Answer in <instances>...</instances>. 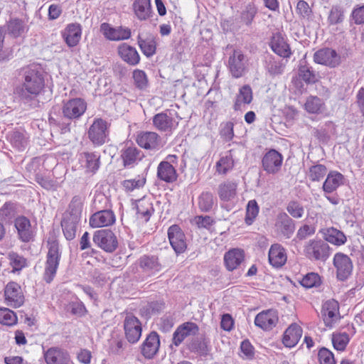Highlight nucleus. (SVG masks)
Here are the masks:
<instances>
[{
  "instance_id": "nucleus-26",
  "label": "nucleus",
  "mask_w": 364,
  "mask_h": 364,
  "mask_svg": "<svg viewBox=\"0 0 364 364\" xmlns=\"http://www.w3.org/2000/svg\"><path fill=\"white\" fill-rule=\"evenodd\" d=\"M237 183L233 181H225L218 187V195L221 201L229 202L237 196Z\"/></svg>"
},
{
  "instance_id": "nucleus-34",
  "label": "nucleus",
  "mask_w": 364,
  "mask_h": 364,
  "mask_svg": "<svg viewBox=\"0 0 364 364\" xmlns=\"http://www.w3.org/2000/svg\"><path fill=\"white\" fill-rule=\"evenodd\" d=\"M157 176L159 179L171 183L177 179V173L175 167L169 162L161 161L157 168Z\"/></svg>"
},
{
  "instance_id": "nucleus-43",
  "label": "nucleus",
  "mask_w": 364,
  "mask_h": 364,
  "mask_svg": "<svg viewBox=\"0 0 364 364\" xmlns=\"http://www.w3.org/2000/svg\"><path fill=\"white\" fill-rule=\"evenodd\" d=\"M105 252L107 254L106 257H103L105 262L111 265L113 267H120L125 264L126 259L122 257V253H123L124 257H129V255H126L124 254L126 252Z\"/></svg>"
},
{
  "instance_id": "nucleus-57",
  "label": "nucleus",
  "mask_w": 364,
  "mask_h": 364,
  "mask_svg": "<svg viewBox=\"0 0 364 364\" xmlns=\"http://www.w3.org/2000/svg\"><path fill=\"white\" fill-rule=\"evenodd\" d=\"M259 213V206L255 200H250L247 205L245 223L247 225H251Z\"/></svg>"
},
{
  "instance_id": "nucleus-56",
  "label": "nucleus",
  "mask_w": 364,
  "mask_h": 364,
  "mask_svg": "<svg viewBox=\"0 0 364 364\" xmlns=\"http://www.w3.org/2000/svg\"><path fill=\"white\" fill-rule=\"evenodd\" d=\"M265 68L272 75H279L284 70L283 64L276 60L273 56L267 58Z\"/></svg>"
},
{
  "instance_id": "nucleus-27",
  "label": "nucleus",
  "mask_w": 364,
  "mask_h": 364,
  "mask_svg": "<svg viewBox=\"0 0 364 364\" xmlns=\"http://www.w3.org/2000/svg\"><path fill=\"white\" fill-rule=\"evenodd\" d=\"M275 226L284 236L290 237L295 230L294 221L286 213L278 214Z\"/></svg>"
},
{
  "instance_id": "nucleus-53",
  "label": "nucleus",
  "mask_w": 364,
  "mask_h": 364,
  "mask_svg": "<svg viewBox=\"0 0 364 364\" xmlns=\"http://www.w3.org/2000/svg\"><path fill=\"white\" fill-rule=\"evenodd\" d=\"M257 13V9L255 5L253 3L248 4L241 13V21L247 26L251 25Z\"/></svg>"
},
{
  "instance_id": "nucleus-24",
  "label": "nucleus",
  "mask_w": 364,
  "mask_h": 364,
  "mask_svg": "<svg viewBox=\"0 0 364 364\" xmlns=\"http://www.w3.org/2000/svg\"><path fill=\"white\" fill-rule=\"evenodd\" d=\"M117 53L122 60L129 65L134 66L140 62V55L136 49L126 43L118 46Z\"/></svg>"
},
{
  "instance_id": "nucleus-4",
  "label": "nucleus",
  "mask_w": 364,
  "mask_h": 364,
  "mask_svg": "<svg viewBox=\"0 0 364 364\" xmlns=\"http://www.w3.org/2000/svg\"><path fill=\"white\" fill-rule=\"evenodd\" d=\"M87 109V102L84 99L75 97L63 101L62 113L64 117L75 120L80 118Z\"/></svg>"
},
{
  "instance_id": "nucleus-3",
  "label": "nucleus",
  "mask_w": 364,
  "mask_h": 364,
  "mask_svg": "<svg viewBox=\"0 0 364 364\" xmlns=\"http://www.w3.org/2000/svg\"><path fill=\"white\" fill-rule=\"evenodd\" d=\"M4 304L16 309L23 305L25 296L21 285L14 281L9 282L4 289Z\"/></svg>"
},
{
  "instance_id": "nucleus-19",
  "label": "nucleus",
  "mask_w": 364,
  "mask_h": 364,
  "mask_svg": "<svg viewBox=\"0 0 364 364\" xmlns=\"http://www.w3.org/2000/svg\"><path fill=\"white\" fill-rule=\"evenodd\" d=\"M79 160L86 173L93 175L100 168V155L96 152H82Z\"/></svg>"
},
{
  "instance_id": "nucleus-11",
  "label": "nucleus",
  "mask_w": 364,
  "mask_h": 364,
  "mask_svg": "<svg viewBox=\"0 0 364 364\" xmlns=\"http://www.w3.org/2000/svg\"><path fill=\"white\" fill-rule=\"evenodd\" d=\"M124 329L126 338L130 343H136L141 336V323L133 315L126 316L124 321Z\"/></svg>"
},
{
  "instance_id": "nucleus-17",
  "label": "nucleus",
  "mask_w": 364,
  "mask_h": 364,
  "mask_svg": "<svg viewBox=\"0 0 364 364\" xmlns=\"http://www.w3.org/2000/svg\"><path fill=\"white\" fill-rule=\"evenodd\" d=\"M199 327L193 322H185L177 327L173 334L172 343L179 346L184 339L189 336H195L198 333Z\"/></svg>"
},
{
  "instance_id": "nucleus-55",
  "label": "nucleus",
  "mask_w": 364,
  "mask_h": 364,
  "mask_svg": "<svg viewBox=\"0 0 364 364\" xmlns=\"http://www.w3.org/2000/svg\"><path fill=\"white\" fill-rule=\"evenodd\" d=\"M299 283L302 287L310 289L318 286L321 283V278L317 273L310 272L304 275Z\"/></svg>"
},
{
  "instance_id": "nucleus-42",
  "label": "nucleus",
  "mask_w": 364,
  "mask_h": 364,
  "mask_svg": "<svg viewBox=\"0 0 364 364\" xmlns=\"http://www.w3.org/2000/svg\"><path fill=\"white\" fill-rule=\"evenodd\" d=\"M299 76L306 84H314L317 81L315 71L306 62H304V64L301 62L300 63Z\"/></svg>"
},
{
  "instance_id": "nucleus-37",
  "label": "nucleus",
  "mask_w": 364,
  "mask_h": 364,
  "mask_svg": "<svg viewBox=\"0 0 364 364\" xmlns=\"http://www.w3.org/2000/svg\"><path fill=\"white\" fill-rule=\"evenodd\" d=\"M343 176L337 171H331L323 184V190L327 193L336 191L342 183Z\"/></svg>"
},
{
  "instance_id": "nucleus-2",
  "label": "nucleus",
  "mask_w": 364,
  "mask_h": 364,
  "mask_svg": "<svg viewBox=\"0 0 364 364\" xmlns=\"http://www.w3.org/2000/svg\"><path fill=\"white\" fill-rule=\"evenodd\" d=\"M82 211V201L79 196L73 197L67 210L63 213L61 227L64 236L68 240H73L76 236L77 225L80 221Z\"/></svg>"
},
{
  "instance_id": "nucleus-59",
  "label": "nucleus",
  "mask_w": 364,
  "mask_h": 364,
  "mask_svg": "<svg viewBox=\"0 0 364 364\" xmlns=\"http://www.w3.org/2000/svg\"><path fill=\"white\" fill-rule=\"evenodd\" d=\"M134 84L139 90H144L148 87V78L144 70L136 69L133 72Z\"/></svg>"
},
{
  "instance_id": "nucleus-64",
  "label": "nucleus",
  "mask_w": 364,
  "mask_h": 364,
  "mask_svg": "<svg viewBox=\"0 0 364 364\" xmlns=\"http://www.w3.org/2000/svg\"><path fill=\"white\" fill-rule=\"evenodd\" d=\"M287 210L293 218H301L304 213L303 205L295 200L290 201L288 203Z\"/></svg>"
},
{
  "instance_id": "nucleus-32",
  "label": "nucleus",
  "mask_w": 364,
  "mask_h": 364,
  "mask_svg": "<svg viewBox=\"0 0 364 364\" xmlns=\"http://www.w3.org/2000/svg\"><path fill=\"white\" fill-rule=\"evenodd\" d=\"M82 28L79 23H70L63 31V36L69 47H74L79 43Z\"/></svg>"
},
{
  "instance_id": "nucleus-40",
  "label": "nucleus",
  "mask_w": 364,
  "mask_h": 364,
  "mask_svg": "<svg viewBox=\"0 0 364 364\" xmlns=\"http://www.w3.org/2000/svg\"><path fill=\"white\" fill-rule=\"evenodd\" d=\"M208 343L205 338H195L189 343L188 349L201 356H206L210 350Z\"/></svg>"
},
{
  "instance_id": "nucleus-20",
  "label": "nucleus",
  "mask_w": 364,
  "mask_h": 364,
  "mask_svg": "<svg viewBox=\"0 0 364 364\" xmlns=\"http://www.w3.org/2000/svg\"><path fill=\"white\" fill-rule=\"evenodd\" d=\"M115 222V215L111 210H97L90 218V225L92 228H102L112 225Z\"/></svg>"
},
{
  "instance_id": "nucleus-13",
  "label": "nucleus",
  "mask_w": 364,
  "mask_h": 364,
  "mask_svg": "<svg viewBox=\"0 0 364 364\" xmlns=\"http://www.w3.org/2000/svg\"><path fill=\"white\" fill-rule=\"evenodd\" d=\"M333 264L336 268L337 278L338 280L346 281L351 274L353 263L348 256L341 252H338L334 256Z\"/></svg>"
},
{
  "instance_id": "nucleus-7",
  "label": "nucleus",
  "mask_w": 364,
  "mask_h": 364,
  "mask_svg": "<svg viewBox=\"0 0 364 364\" xmlns=\"http://www.w3.org/2000/svg\"><path fill=\"white\" fill-rule=\"evenodd\" d=\"M247 68V59L241 50H235L228 59V68L232 77L239 78L244 75Z\"/></svg>"
},
{
  "instance_id": "nucleus-21",
  "label": "nucleus",
  "mask_w": 364,
  "mask_h": 364,
  "mask_svg": "<svg viewBox=\"0 0 364 364\" xmlns=\"http://www.w3.org/2000/svg\"><path fill=\"white\" fill-rule=\"evenodd\" d=\"M303 333L302 328L296 323L290 324L282 336V343L287 348H291L296 346Z\"/></svg>"
},
{
  "instance_id": "nucleus-46",
  "label": "nucleus",
  "mask_w": 364,
  "mask_h": 364,
  "mask_svg": "<svg viewBox=\"0 0 364 364\" xmlns=\"http://www.w3.org/2000/svg\"><path fill=\"white\" fill-rule=\"evenodd\" d=\"M215 204L213 193L208 191L203 192L198 198V205L202 212H210Z\"/></svg>"
},
{
  "instance_id": "nucleus-30",
  "label": "nucleus",
  "mask_w": 364,
  "mask_h": 364,
  "mask_svg": "<svg viewBox=\"0 0 364 364\" xmlns=\"http://www.w3.org/2000/svg\"><path fill=\"white\" fill-rule=\"evenodd\" d=\"M144 155L143 152L135 146H129L122 151L121 157L124 167H133L138 164Z\"/></svg>"
},
{
  "instance_id": "nucleus-62",
  "label": "nucleus",
  "mask_w": 364,
  "mask_h": 364,
  "mask_svg": "<svg viewBox=\"0 0 364 364\" xmlns=\"http://www.w3.org/2000/svg\"><path fill=\"white\" fill-rule=\"evenodd\" d=\"M146 183V178L138 176L136 178L125 180L122 183V186L127 191H132L134 189L143 187Z\"/></svg>"
},
{
  "instance_id": "nucleus-47",
  "label": "nucleus",
  "mask_w": 364,
  "mask_h": 364,
  "mask_svg": "<svg viewBox=\"0 0 364 364\" xmlns=\"http://www.w3.org/2000/svg\"><path fill=\"white\" fill-rule=\"evenodd\" d=\"M349 341L350 337L346 332L334 333L332 335V343L337 350L343 351Z\"/></svg>"
},
{
  "instance_id": "nucleus-10",
  "label": "nucleus",
  "mask_w": 364,
  "mask_h": 364,
  "mask_svg": "<svg viewBox=\"0 0 364 364\" xmlns=\"http://www.w3.org/2000/svg\"><path fill=\"white\" fill-rule=\"evenodd\" d=\"M282 162V155L275 149H270L262 157V166L267 173L275 174L280 171Z\"/></svg>"
},
{
  "instance_id": "nucleus-48",
  "label": "nucleus",
  "mask_w": 364,
  "mask_h": 364,
  "mask_svg": "<svg viewBox=\"0 0 364 364\" xmlns=\"http://www.w3.org/2000/svg\"><path fill=\"white\" fill-rule=\"evenodd\" d=\"M269 262L273 268L281 269L287 262L285 252H268Z\"/></svg>"
},
{
  "instance_id": "nucleus-61",
  "label": "nucleus",
  "mask_w": 364,
  "mask_h": 364,
  "mask_svg": "<svg viewBox=\"0 0 364 364\" xmlns=\"http://www.w3.org/2000/svg\"><path fill=\"white\" fill-rule=\"evenodd\" d=\"M318 359L320 364H336L333 353L325 347L318 350Z\"/></svg>"
},
{
  "instance_id": "nucleus-49",
  "label": "nucleus",
  "mask_w": 364,
  "mask_h": 364,
  "mask_svg": "<svg viewBox=\"0 0 364 364\" xmlns=\"http://www.w3.org/2000/svg\"><path fill=\"white\" fill-rule=\"evenodd\" d=\"M5 36L4 27L0 26V63L8 62L14 57L13 49L4 46Z\"/></svg>"
},
{
  "instance_id": "nucleus-28",
  "label": "nucleus",
  "mask_w": 364,
  "mask_h": 364,
  "mask_svg": "<svg viewBox=\"0 0 364 364\" xmlns=\"http://www.w3.org/2000/svg\"><path fill=\"white\" fill-rule=\"evenodd\" d=\"M139 264L142 272L150 277L161 269V265L159 262L158 257L154 255H144L139 259Z\"/></svg>"
},
{
  "instance_id": "nucleus-63",
  "label": "nucleus",
  "mask_w": 364,
  "mask_h": 364,
  "mask_svg": "<svg viewBox=\"0 0 364 364\" xmlns=\"http://www.w3.org/2000/svg\"><path fill=\"white\" fill-rule=\"evenodd\" d=\"M296 12L304 19L309 20L311 18L312 11L307 2L304 0H299L297 3Z\"/></svg>"
},
{
  "instance_id": "nucleus-39",
  "label": "nucleus",
  "mask_w": 364,
  "mask_h": 364,
  "mask_svg": "<svg viewBox=\"0 0 364 364\" xmlns=\"http://www.w3.org/2000/svg\"><path fill=\"white\" fill-rule=\"evenodd\" d=\"M138 45L144 55L149 58L156 53V43L154 38L151 36L143 38L141 35L137 36Z\"/></svg>"
},
{
  "instance_id": "nucleus-60",
  "label": "nucleus",
  "mask_w": 364,
  "mask_h": 364,
  "mask_svg": "<svg viewBox=\"0 0 364 364\" xmlns=\"http://www.w3.org/2000/svg\"><path fill=\"white\" fill-rule=\"evenodd\" d=\"M9 259L14 272L20 271L26 266V259L18 255L16 252H11L9 254Z\"/></svg>"
},
{
  "instance_id": "nucleus-31",
  "label": "nucleus",
  "mask_w": 364,
  "mask_h": 364,
  "mask_svg": "<svg viewBox=\"0 0 364 364\" xmlns=\"http://www.w3.org/2000/svg\"><path fill=\"white\" fill-rule=\"evenodd\" d=\"M15 227L20 239L23 242H29L33 236L30 220L25 216H19L15 219Z\"/></svg>"
},
{
  "instance_id": "nucleus-52",
  "label": "nucleus",
  "mask_w": 364,
  "mask_h": 364,
  "mask_svg": "<svg viewBox=\"0 0 364 364\" xmlns=\"http://www.w3.org/2000/svg\"><path fill=\"white\" fill-rule=\"evenodd\" d=\"M324 103L323 100L316 96H310L305 103V109L312 114L321 112Z\"/></svg>"
},
{
  "instance_id": "nucleus-25",
  "label": "nucleus",
  "mask_w": 364,
  "mask_h": 364,
  "mask_svg": "<svg viewBox=\"0 0 364 364\" xmlns=\"http://www.w3.org/2000/svg\"><path fill=\"white\" fill-rule=\"evenodd\" d=\"M132 6L135 16L139 21H146L154 14L151 0H134Z\"/></svg>"
},
{
  "instance_id": "nucleus-8",
  "label": "nucleus",
  "mask_w": 364,
  "mask_h": 364,
  "mask_svg": "<svg viewBox=\"0 0 364 364\" xmlns=\"http://www.w3.org/2000/svg\"><path fill=\"white\" fill-rule=\"evenodd\" d=\"M160 344L159 335L156 331H151L141 344L140 352L146 359H153L159 352Z\"/></svg>"
},
{
  "instance_id": "nucleus-41",
  "label": "nucleus",
  "mask_w": 364,
  "mask_h": 364,
  "mask_svg": "<svg viewBox=\"0 0 364 364\" xmlns=\"http://www.w3.org/2000/svg\"><path fill=\"white\" fill-rule=\"evenodd\" d=\"M324 238L326 242L338 246L346 242V237L343 232L333 228L326 230Z\"/></svg>"
},
{
  "instance_id": "nucleus-35",
  "label": "nucleus",
  "mask_w": 364,
  "mask_h": 364,
  "mask_svg": "<svg viewBox=\"0 0 364 364\" xmlns=\"http://www.w3.org/2000/svg\"><path fill=\"white\" fill-rule=\"evenodd\" d=\"M253 99L252 90L250 85H245L242 86L238 94L236 95V99L234 103V109L240 110L242 107L245 105L251 103Z\"/></svg>"
},
{
  "instance_id": "nucleus-22",
  "label": "nucleus",
  "mask_w": 364,
  "mask_h": 364,
  "mask_svg": "<svg viewBox=\"0 0 364 364\" xmlns=\"http://www.w3.org/2000/svg\"><path fill=\"white\" fill-rule=\"evenodd\" d=\"M168 237L173 250H185L187 248L186 236L177 225H173L168 229Z\"/></svg>"
},
{
  "instance_id": "nucleus-18",
  "label": "nucleus",
  "mask_w": 364,
  "mask_h": 364,
  "mask_svg": "<svg viewBox=\"0 0 364 364\" xmlns=\"http://www.w3.org/2000/svg\"><path fill=\"white\" fill-rule=\"evenodd\" d=\"M46 364H68L70 361L69 353L60 347H50L43 351Z\"/></svg>"
},
{
  "instance_id": "nucleus-36",
  "label": "nucleus",
  "mask_w": 364,
  "mask_h": 364,
  "mask_svg": "<svg viewBox=\"0 0 364 364\" xmlns=\"http://www.w3.org/2000/svg\"><path fill=\"white\" fill-rule=\"evenodd\" d=\"M136 213L141 218H144L146 222L149 221L152 214L154 213L153 203L151 198H142L137 200Z\"/></svg>"
},
{
  "instance_id": "nucleus-16",
  "label": "nucleus",
  "mask_w": 364,
  "mask_h": 364,
  "mask_svg": "<svg viewBox=\"0 0 364 364\" xmlns=\"http://www.w3.org/2000/svg\"><path fill=\"white\" fill-rule=\"evenodd\" d=\"M278 320L277 311L267 309L257 314L255 324L264 331H270L277 326Z\"/></svg>"
},
{
  "instance_id": "nucleus-44",
  "label": "nucleus",
  "mask_w": 364,
  "mask_h": 364,
  "mask_svg": "<svg viewBox=\"0 0 364 364\" xmlns=\"http://www.w3.org/2000/svg\"><path fill=\"white\" fill-rule=\"evenodd\" d=\"M17 205L16 202H6L0 208V220L6 222L14 218L16 214Z\"/></svg>"
},
{
  "instance_id": "nucleus-5",
  "label": "nucleus",
  "mask_w": 364,
  "mask_h": 364,
  "mask_svg": "<svg viewBox=\"0 0 364 364\" xmlns=\"http://www.w3.org/2000/svg\"><path fill=\"white\" fill-rule=\"evenodd\" d=\"M108 123L101 119H95L88 129V138L95 146H101L106 142L108 136Z\"/></svg>"
},
{
  "instance_id": "nucleus-12",
  "label": "nucleus",
  "mask_w": 364,
  "mask_h": 364,
  "mask_svg": "<svg viewBox=\"0 0 364 364\" xmlns=\"http://www.w3.org/2000/svg\"><path fill=\"white\" fill-rule=\"evenodd\" d=\"M3 27L4 33L13 38L22 37L29 30L27 21L18 17H11Z\"/></svg>"
},
{
  "instance_id": "nucleus-14",
  "label": "nucleus",
  "mask_w": 364,
  "mask_h": 364,
  "mask_svg": "<svg viewBox=\"0 0 364 364\" xmlns=\"http://www.w3.org/2000/svg\"><path fill=\"white\" fill-rule=\"evenodd\" d=\"M100 31L107 39L113 41L127 40L132 34L129 28L122 26L114 28L108 23H102L100 25Z\"/></svg>"
},
{
  "instance_id": "nucleus-54",
  "label": "nucleus",
  "mask_w": 364,
  "mask_h": 364,
  "mask_svg": "<svg viewBox=\"0 0 364 364\" xmlns=\"http://www.w3.org/2000/svg\"><path fill=\"white\" fill-rule=\"evenodd\" d=\"M344 11L341 6H334L330 10L328 22L330 25H336L343 22Z\"/></svg>"
},
{
  "instance_id": "nucleus-45",
  "label": "nucleus",
  "mask_w": 364,
  "mask_h": 364,
  "mask_svg": "<svg viewBox=\"0 0 364 364\" xmlns=\"http://www.w3.org/2000/svg\"><path fill=\"white\" fill-rule=\"evenodd\" d=\"M18 322L16 314L6 307L0 308V323L4 326H13Z\"/></svg>"
},
{
  "instance_id": "nucleus-23",
  "label": "nucleus",
  "mask_w": 364,
  "mask_h": 364,
  "mask_svg": "<svg viewBox=\"0 0 364 364\" xmlns=\"http://www.w3.org/2000/svg\"><path fill=\"white\" fill-rule=\"evenodd\" d=\"M138 145L145 149L159 150L160 149V136L154 132H141L137 135Z\"/></svg>"
},
{
  "instance_id": "nucleus-6",
  "label": "nucleus",
  "mask_w": 364,
  "mask_h": 364,
  "mask_svg": "<svg viewBox=\"0 0 364 364\" xmlns=\"http://www.w3.org/2000/svg\"><path fill=\"white\" fill-rule=\"evenodd\" d=\"M314 61L329 68H336L341 63L340 55L330 48H323L316 51L314 54Z\"/></svg>"
},
{
  "instance_id": "nucleus-38",
  "label": "nucleus",
  "mask_w": 364,
  "mask_h": 364,
  "mask_svg": "<svg viewBox=\"0 0 364 364\" xmlns=\"http://www.w3.org/2000/svg\"><path fill=\"white\" fill-rule=\"evenodd\" d=\"M244 259V252H225L224 255L225 266L230 272L236 269Z\"/></svg>"
},
{
  "instance_id": "nucleus-51",
  "label": "nucleus",
  "mask_w": 364,
  "mask_h": 364,
  "mask_svg": "<svg viewBox=\"0 0 364 364\" xmlns=\"http://www.w3.org/2000/svg\"><path fill=\"white\" fill-rule=\"evenodd\" d=\"M234 166V160L231 151H229L225 156H222L216 164L217 171L222 174H225Z\"/></svg>"
},
{
  "instance_id": "nucleus-58",
  "label": "nucleus",
  "mask_w": 364,
  "mask_h": 364,
  "mask_svg": "<svg viewBox=\"0 0 364 364\" xmlns=\"http://www.w3.org/2000/svg\"><path fill=\"white\" fill-rule=\"evenodd\" d=\"M327 168L324 165L316 164L309 168V177L312 181H319L324 177Z\"/></svg>"
},
{
  "instance_id": "nucleus-1",
  "label": "nucleus",
  "mask_w": 364,
  "mask_h": 364,
  "mask_svg": "<svg viewBox=\"0 0 364 364\" xmlns=\"http://www.w3.org/2000/svg\"><path fill=\"white\" fill-rule=\"evenodd\" d=\"M21 84L14 89V93L24 104L37 98L45 88V75L38 65H29L17 70Z\"/></svg>"
},
{
  "instance_id": "nucleus-33",
  "label": "nucleus",
  "mask_w": 364,
  "mask_h": 364,
  "mask_svg": "<svg viewBox=\"0 0 364 364\" xmlns=\"http://www.w3.org/2000/svg\"><path fill=\"white\" fill-rule=\"evenodd\" d=\"M272 50L278 55L282 58H289L291 51L289 45L280 35L274 36L270 42Z\"/></svg>"
},
{
  "instance_id": "nucleus-15",
  "label": "nucleus",
  "mask_w": 364,
  "mask_h": 364,
  "mask_svg": "<svg viewBox=\"0 0 364 364\" xmlns=\"http://www.w3.org/2000/svg\"><path fill=\"white\" fill-rule=\"evenodd\" d=\"M61 258V252H48L43 279L47 284H50L57 273Z\"/></svg>"
},
{
  "instance_id": "nucleus-29",
  "label": "nucleus",
  "mask_w": 364,
  "mask_h": 364,
  "mask_svg": "<svg viewBox=\"0 0 364 364\" xmlns=\"http://www.w3.org/2000/svg\"><path fill=\"white\" fill-rule=\"evenodd\" d=\"M153 124L160 131L171 132L172 129L176 128L178 122L166 113L161 112L154 116Z\"/></svg>"
},
{
  "instance_id": "nucleus-9",
  "label": "nucleus",
  "mask_w": 364,
  "mask_h": 364,
  "mask_svg": "<svg viewBox=\"0 0 364 364\" xmlns=\"http://www.w3.org/2000/svg\"><path fill=\"white\" fill-rule=\"evenodd\" d=\"M94 243L103 250H115L117 247V240L114 234L109 230H99L93 235Z\"/></svg>"
},
{
  "instance_id": "nucleus-50",
  "label": "nucleus",
  "mask_w": 364,
  "mask_h": 364,
  "mask_svg": "<svg viewBox=\"0 0 364 364\" xmlns=\"http://www.w3.org/2000/svg\"><path fill=\"white\" fill-rule=\"evenodd\" d=\"M9 141L13 147L18 151H23L28 144L27 138L24 134L20 132H14L9 136Z\"/></svg>"
}]
</instances>
